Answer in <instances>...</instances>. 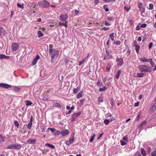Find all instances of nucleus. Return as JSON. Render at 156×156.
<instances>
[{"mask_svg":"<svg viewBox=\"0 0 156 156\" xmlns=\"http://www.w3.org/2000/svg\"><path fill=\"white\" fill-rule=\"evenodd\" d=\"M4 141V139L2 136L1 135H0V143L3 142Z\"/></svg>","mask_w":156,"mask_h":156,"instance_id":"35","label":"nucleus"},{"mask_svg":"<svg viewBox=\"0 0 156 156\" xmlns=\"http://www.w3.org/2000/svg\"><path fill=\"white\" fill-rule=\"evenodd\" d=\"M152 45L153 43L152 42H151L148 45V48L149 49H150L152 47Z\"/></svg>","mask_w":156,"mask_h":156,"instance_id":"50","label":"nucleus"},{"mask_svg":"<svg viewBox=\"0 0 156 156\" xmlns=\"http://www.w3.org/2000/svg\"><path fill=\"white\" fill-rule=\"evenodd\" d=\"M69 60L68 59L66 58L65 59V61L66 63H67L69 62Z\"/></svg>","mask_w":156,"mask_h":156,"instance_id":"59","label":"nucleus"},{"mask_svg":"<svg viewBox=\"0 0 156 156\" xmlns=\"http://www.w3.org/2000/svg\"><path fill=\"white\" fill-rule=\"evenodd\" d=\"M114 43L116 45H119L120 44V42L118 41H115Z\"/></svg>","mask_w":156,"mask_h":156,"instance_id":"48","label":"nucleus"},{"mask_svg":"<svg viewBox=\"0 0 156 156\" xmlns=\"http://www.w3.org/2000/svg\"><path fill=\"white\" fill-rule=\"evenodd\" d=\"M81 114V112H79L78 113H74L72 116V119L71 120V121H74L77 117L80 116Z\"/></svg>","mask_w":156,"mask_h":156,"instance_id":"7","label":"nucleus"},{"mask_svg":"<svg viewBox=\"0 0 156 156\" xmlns=\"http://www.w3.org/2000/svg\"><path fill=\"white\" fill-rule=\"evenodd\" d=\"M17 6L18 7L22 9H23L24 8V4L23 3L20 4L18 3L17 4Z\"/></svg>","mask_w":156,"mask_h":156,"instance_id":"22","label":"nucleus"},{"mask_svg":"<svg viewBox=\"0 0 156 156\" xmlns=\"http://www.w3.org/2000/svg\"><path fill=\"white\" fill-rule=\"evenodd\" d=\"M141 28L140 23H139L138 24V26L136 27V30H139Z\"/></svg>","mask_w":156,"mask_h":156,"instance_id":"42","label":"nucleus"},{"mask_svg":"<svg viewBox=\"0 0 156 156\" xmlns=\"http://www.w3.org/2000/svg\"><path fill=\"white\" fill-rule=\"evenodd\" d=\"M38 5L42 8H48L50 6V3L46 0L38 2Z\"/></svg>","mask_w":156,"mask_h":156,"instance_id":"3","label":"nucleus"},{"mask_svg":"<svg viewBox=\"0 0 156 156\" xmlns=\"http://www.w3.org/2000/svg\"><path fill=\"white\" fill-rule=\"evenodd\" d=\"M37 34L38 36V37H41L44 36L41 30H39L38 31Z\"/></svg>","mask_w":156,"mask_h":156,"instance_id":"18","label":"nucleus"},{"mask_svg":"<svg viewBox=\"0 0 156 156\" xmlns=\"http://www.w3.org/2000/svg\"><path fill=\"white\" fill-rule=\"evenodd\" d=\"M121 145L122 146L126 144V143L124 141H122V140L120 141Z\"/></svg>","mask_w":156,"mask_h":156,"instance_id":"45","label":"nucleus"},{"mask_svg":"<svg viewBox=\"0 0 156 156\" xmlns=\"http://www.w3.org/2000/svg\"><path fill=\"white\" fill-rule=\"evenodd\" d=\"M32 124V123L30 122L27 125L28 129H30L31 128Z\"/></svg>","mask_w":156,"mask_h":156,"instance_id":"30","label":"nucleus"},{"mask_svg":"<svg viewBox=\"0 0 156 156\" xmlns=\"http://www.w3.org/2000/svg\"><path fill=\"white\" fill-rule=\"evenodd\" d=\"M138 105H139V102H138L135 103L134 104V106H136V107L138 106Z\"/></svg>","mask_w":156,"mask_h":156,"instance_id":"63","label":"nucleus"},{"mask_svg":"<svg viewBox=\"0 0 156 156\" xmlns=\"http://www.w3.org/2000/svg\"><path fill=\"white\" fill-rule=\"evenodd\" d=\"M33 116H31L30 117V122H32V121H33Z\"/></svg>","mask_w":156,"mask_h":156,"instance_id":"60","label":"nucleus"},{"mask_svg":"<svg viewBox=\"0 0 156 156\" xmlns=\"http://www.w3.org/2000/svg\"><path fill=\"white\" fill-rule=\"evenodd\" d=\"M111 63L110 62H108L107 63L106 66V69L107 71L108 72L109 71L111 68Z\"/></svg>","mask_w":156,"mask_h":156,"instance_id":"16","label":"nucleus"},{"mask_svg":"<svg viewBox=\"0 0 156 156\" xmlns=\"http://www.w3.org/2000/svg\"><path fill=\"white\" fill-rule=\"evenodd\" d=\"M156 109V102L152 106L151 109L153 112Z\"/></svg>","mask_w":156,"mask_h":156,"instance_id":"20","label":"nucleus"},{"mask_svg":"<svg viewBox=\"0 0 156 156\" xmlns=\"http://www.w3.org/2000/svg\"><path fill=\"white\" fill-rule=\"evenodd\" d=\"M79 89V87H77L76 88L73 90V92L74 94H76Z\"/></svg>","mask_w":156,"mask_h":156,"instance_id":"34","label":"nucleus"},{"mask_svg":"<svg viewBox=\"0 0 156 156\" xmlns=\"http://www.w3.org/2000/svg\"><path fill=\"white\" fill-rule=\"evenodd\" d=\"M40 58V56L39 55H37L35 58L33 60V62H32V65H35L37 61V60L39 59Z\"/></svg>","mask_w":156,"mask_h":156,"instance_id":"10","label":"nucleus"},{"mask_svg":"<svg viewBox=\"0 0 156 156\" xmlns=\"http://www.w3.org/2000/svg\"><path fill=\"white\" fill-rule=\"evenodd\" d=\"M124 8L125 9H126V10L127 11H128L130 9V7H129V8H128L126 6H125Z\"/></svg>","mask_w":156,"mask_h":156,"instance_id":"55","label":"nucleus"},{"mask_svg":"<svg viewBox=\"0 0 156 156\" xmlns=\"http://www.w3.org/2000/svg\"><path fill=\"white\" fill-rule=\"evenodd\" d=\"M122 140L124 141H128V138L126 136L123 137L122 138Z\"/></svg>","mask_w":156,"mask_h":156,"instance_id":"52","label":"nucleus"},{"mask_svg":"<svg viewBox=\"0 0 156 156\" xmlns=\"http://www.w3.org/2000/svg\"><path fill=\"white\" fill-rule=\"evenodd\" d=\"M103 134V133H101L100 134L99 136L98 137V140L99 139H100L102 136Z\"/></svg>","mask_w":156,"mask_h":156,"instance_id":"62","label":"nucleus"},{"mask_svg":"<svg viewBox=\"0 0 156 156\" xmlns=\"http://www.w3.org/2000/svg\"><path fill=\"white\" fill-rule=\"evenodd\" d=\"M19 47V45L17 43H14L12 44V48L13 51H15L17 50Z\"/></svg>","mask_w":156,"mask_h":156,"instance_id":"5","label":"nucleus"},{"mask_svg":"<svg viewBox=\"0 0 156 156\" xmlns=\"http://www.w3.org/2000/svg\"><path fill=\"white\" fill-rule=\"evenodd\" d=\"M149 9L152 10L153 9V5L152 4H150L149 5Z\"/></svg>","mask_w":156,"mask_h":156,"instance_id":"44","label":"nucleus"},{"mask_svg":"<svg viewBox=\"0 0 156 156\" xmlns=\"http://www.w3.org/2000/svg\"><path fill=\"white\" fill-rule=\"evenodd\" d=\"M109 28V27H105L103 28L102 29H103V30H108Z\"/></svg>","mask_w":156,"mask_h":156,"instance_id":"56","label":"nucleus"},{"mask_svg":"<svg viewBox=\"0 0 156 156\" xmlns=\"http://www.w3.org/2000/svg\"><path fill=\"white\" fill-rule=\"evenodd\" d=\"M116 61L117 62L118 65L121 66L123 64V60L121 58H117L116 59Z\"/></svg>","mask_w":156,"mask_h":156,"instance_id":"11","label":"nucleus"},{"mask_svg":"<svg viewBox=\"0 0 156 156\" xmlns=\"http://www.w3.org/2000/svg\"><path fill=\"white\" fill-rule=\"evenodd\" d=\"M147 123V121H144L142 122L139 126L138 127L139 128H140L142 127L144 125H145Z\"/></svg>","mask_w":156,"mask_h":156,"instance_id":"17","label":"nucleus"},{"mask_svg":"<svg viewBox=\"0 0 156 156\" xmlns=\"http://www.w3.org/2000/svg\"><path fill=\"white\" fill-rule=\"evenodd\" d=\"M54 107H59L61 108L62 106L59 103H57L54 104Z\"/></svg>","mask_w":156,"mask_h":156,"instance_id":"28","label":"nucleus"},{"mask_svg":"<svg viewBox=\"0 0 156 156\" xmlns=\"http://www.w3.org/2000/svg\"><path fill=\"white\" fill-rule=\"evenodd\" d=\"M45 146H48L49 147L54 149L55 148V147L52 144H49L47 143L45 144Z\"/></svg>","mask_w":156,"mask_h":156,"instance_id":"21","label":"nucleus"},{"mask_svg":"<svg viewBox=\"0 0 156 156\" xmlns=\"http://www.w3.org/2000/svg\"><path fill=\"white\" fill-rule=\"evenodd\" d=\"M72 112V111L71 110H69L67 113H66V114H70Z\"/></svg>","mask_w":156,"mask_h":156,"instance_id":"64","label":"nucleus"},{"mask_svg":"<svg viewBox=\"0 0 156 156\" xmlns=\"http://www.w3.org/2000/svg\"><path fill=\"white\" fill-rule=\"evenodd\" d=\"M136 51L137 53H138L140 48V46L139 45H136L135 46Z\"/></svg>","mask_w":156,"mask_h":156,"instance_id":"23","label":"nucleus"},{"mask_svg":"<svg viewBox=\"0 0 156 156\" xmlns=\"http://www.w3.org/2000/svg\"><path fill=\"white\" fill-rule=\"evenodd\" d=\"M140 69V71L142 72H150L151 71V68L150 66L145 65H140L138 67Z\"/></svg>","mask_w":156,"mask_h":156,"instance_id":"2","label":"nucleus"},{"mask_svg":"<svg viewBox=\"0 0 156 156\" xmlns=\"http://www.w3.org/2000/svg\"><path fill=\"white\" fill-rule=\"evenodd\" d=\"M27 142L30 144H35L37 142V140L35 139L32 140L31 138L28 139Z\"/></svg>","mask_w":156,"mask_h":156,"instance_id":"9","label":"nucleus"},{"mask_svg":"<svg viewBox=\"0 0 156 156\" xmlns=\"http://www.w3.org/2000/svg\"><path fill=\"white\" fill-rule=\"evenodd\" d=\"M75 12L76 15H77L79 13V11L77 10H75Z\"/></svg>","mask_w":156,"mask_h":156,"instance_id":"58","label":"nucleus"},{"mask_svg":"<svg viewBox=\"0 0 156 156\" xmlns=\"http://www.w3.org/2000/svg\"><path fill=\"white\" fill-rule=\"evenodd\" d=\"M121 73V71L120 70H119L118 71L116 75V79H118L119 76V75H120Z\"/></svg>","mask_w":156,"mask_h":156,"instance_id":"24","label":"nucleus"},{"mask_svg":"<svg viewBox=\"0 0 156 156\" xmlns=\"http://www.w3.org/2000/svg\"><path fill=\"white\" fill-rule=\"evenodd\" d=\"M65 23H62V26L65 27H67V22L66 21L65 22Z\"/></svg>","mask_w":156,"mask_h":156,"instance_id":"49","label":"nucleus"},{"mask_svg":"<svg viewBox=\"0 0 156 156\" xmlns=\"http://www.w3.org/2000/svg\"><path fill=\"white\" fill-rule=\"evenodd\" d=\"M61 134V132L60 131H58L57 132L55 133L54 134V135L55 136Z\"/></svg>","mask_w":156,"mask_h":156,"instance_id":"41","label":"nucleus"},{"mask_svg":"<svg viewBox=\"0 0 156 156\" xmlns=\"http://www.w3.org/2000/svg\"><path fill=\"white\" fill-rule=\"evenodd\" d=\"M68 18L67 14L61 15L59 17V20L63 22L66 21Z\"/></svg>","mask_w":156,"mask_h":156,"instance_id":"6","label":"nucleus"},{"mask_svg":"<svg viewBox=\"0 0 156 156\" xmlns=\"http://www.w3.org/2000/svg\"><path fill=\"white\" fill-rule=\"evenodd\" d=\"M141 153L142 155L145 156L146 154V151L144 149L142 148L141 149Z\"/></svg>","mask_w":156,"mask_h":156,"instance_id":"27","label":"nucleus"},{"mask_svg":"<svg viewBox=\"0 0 156 156\" xmlns=\"http://www.w3.org/2000/svg\"><path fill=\"white\" fill-rule=\"evenodd\" d=\"M86 59L83 58L82 60L80 61L79 62V65L80 66L82 65L84 62L85 61Z\"/></svg>","mask_w":156,"mask_h":156,"instance_id":"26","label":"nucleus"},{"mask_svg":"<svg viewBox=\"0 0 156 156\" xmlns=\"http://www.w3.org/2000/svg\"><path fill=\"white\" fill-rule=\"evenodd\" d=\"M77 98H79L82 97V92L81 91L76 96Z\"/></svg>","mask_w":156,"mask_h":156,"instance_id":"25","label":"nucleus"},{"mask_svg":"<svg viewBox=\"0 0 156 156\" xmlns=\"http://www.w3.org/2000/svg\"><path fill=\"white\" fill-rule=\"evenodd\" d=\"M53 45L50 44L49 45V54L51 55V62H54V59L57 58L59 53V51L58 50H55L53 48Z\"/></svg>","mask_w":156,"mask_h":156,"instance_id":"1","label":"nucleus"},{"mask_svg":"<svg viewBox=\"0 0 156 156\" xmlns=\"http://www.w3.org/2000/svg\"><path fill=\"white\" fill-rule=\"evenodd\" d=\"M21 147V145L15 144H13L7 146V148L8 149H19Z\"/></svg>","mask_w":156,"mask_h":156,"instance_id":"4","label":"nucleus"},{"mask_svg":"<svg viewBox=\"0 0 156 156\" xmlns=\"http://www.w3.org/2000/svg\"><path fill=\"white\" fill-rule=\"evenodd\" d=\"M32 103L31 101L27 100L26 102V105H32Z\"/></svg>","mask_w":156,"mask_h":156,"instance_id":"29","label":"nucleus"},{"mask_svg":"<svg viewBox=\"0 0 156 156\" xmlns=\"http://www.w3.org/2000/svg\"><path fill=\"white\" fill-rule=\"evenodd\" d=\"M151 156H156V152L154 151L151 153Z\"/></svg>","mask_w":156,"mask_h":156,"instance_id":"51","label":"nucleus"},{"mask_svg":"<svg viewBox=\"0 0 156 156\" xmlns=\"http://www.w3.org/2000/svg\"><path fill=\"white\" fill-rule=\"evenodd\" d=\"M103 7L106 12H107L108 11V6L107 5H104V6H103Z\"/></svg>","mask_w":156,"mask_h":156,"instance_id":"43","label":"nucleus"},{"mask_svg":"<svg viewBox=\"0 0 156 156\" xmlns=\"http://www.w3.org/2000/svg\"><path fill=\"white\" fill-rule=\"evenodd\" d=\"M140 118V115L139 114L137 115V118L136 119V121H138Z\"/></svg>","mask_w":156,"mask_h":156,"instance_id":"54","label":"nucleus"},{"mask_svg":"<svg viewBox=\"0 0 156 156\" xmlns=\"http://www.w3.org/2000/svg\"><path fill=\"white\" fill-rule=\"evenodd\" d=\"M94 137H95L94 135H93V136H92L90 138V141H89L90 142H91L94 140Z\"/></svg>","mask_w":156,"mask_h":156,"instance_id":"38","label":"nucleus"},{"mask_svg":"<svg viewBox=\"0 0 156 156\" xmlns=\"http://www.w3.org/2000/svg\"><path fill=\"white\" fill-rule=\"evenodd\" d=\"M150 62V65L152 67H153L154 65V63L152 62V59L149 62Z\"/></svg>","mask_w":156,"mask_h":156,"instance_id":"46","label":"nucleus"},{"mask_svg":"<svg viewBox=\"0 0 156 156\" xmlns=\"http://www.w3.org/2000/svg\"><path fill=\"white\" fill-rule=\"evenodd\" d=\"M107 19L108 21H112L113 20L112 17H108L107 18Z\"/></svg>","mask_w":156,"mask_h":156,"instance_id":"53","label":"nucleus"},{"mask_svg":"<svg viewBox=\"0 0 156 156\" xmlns=\"http://www.w3.org/2000/svg\"><path fill=\"white\" fill-rule=\"evenodd\" d=\"M140 26L141 27L144 28L147 25L145 23H143L142 25L140 24Z\"/></svg>","mask_w":156,"mask_h":156,"instance_id":"47","label":"nucleus"},{"mask_svg":"<svg viewBox=\"0 0 156 156\" xmlns=\"http://www.w3.org/2000/svg\"><path fill=\"white\" fill-rule=\"evenodd\" d=\"M114 33H112V34H111L109 35V37L110 38H111V39L112 41H113L114 40Z\"/></svg>","mask_w":156,"mask_h":156,"instance_id":"31","label":"nucleus"},{"mask_svg":"<svg viewBox=\"0 0 156 156\" xmlns=\"http://www.w3.org/2000/svg\"><path fill=\"white\" fill-rule=\"evenodd\" d=\"M0 87H1L5 88V89H8L11 88V86L10 85L5 84L4 83H0Z\"/></svg>","mask_w":156,"mask_h":156,"instance_id":"8","label":"nucleus"},{"mask_svg":"<svg viewBox=\"0 0 156 156\" xmlns=\"http://www.w3.org/2000/svg\"><path fill=\"white\" fill-rule=\"evenodd\" d=\"M137 41H141V37H139L137 39Z\"/></svg>","mask_w":156,"mask_h":156,"instance_id":"61","label":"nucleus"},{"mask_svg":"<svg viewBox=\"0 0 156 156\" xmlns=\"http://www.w3.org/2000/svg\"><path fill=\"white\" fill-rule=\"evenodd\" d=\"M48 129H50L52 133L54 132L56 130L54 128H48Z\"/></svg>","mask_w":156,"mask_h":156,"instance_id":"40","label":"nucleus"},{"mask_svg":"<svg viewBox=\"0 0 156 156\" xmlns=\"http://www.w3.org/2000/svg\"><path fill=\"white\" fill-rule=\"evenodd\" d=\"M145 73H137L136 74V77H141L144 76Z\"/></svg>","mask_w":156,"mask_h":156,"instance_id":"19","label":"nucleus"},{"mask_svg":"<svg viewBox=\"0 0 156 156\" xmlns=\"http://www.w3.org/2000/svg\"><path fill=\"white\" fill-rule=\"evenodd\" d=\"M14 91L16 92H18L19 91L20 88L17 87H15L14 89Z\"/></svg>","mask_w":156,"mask_h":156,"instance_id":"37","label":"nucleus"},{"mask_svg":"<svg viewBox=\"0 0 156 156\" xmlns=\"http://www.w3.org/2000/svg\"><path fill=\"white\" fill-rule=\"evenodd\" d=\"M138 7L140 9H141L142 8V5L141 4H139L138 5Z\"/></svg>","mask_w":156,"mask_h":156,"instance_id":"57","label":"nucleus"},{"mask_svg":"<svg viewBox=\"0 0 156 156\" xmlns=\"http://www.w3.org/2000/svg\"><path fill=\"white\" fill-rule=\"evenodd\" d=\"M69 133V131L67 129H64L61 131V134L63 136L68 135Z\"/></svg>","mask_w":156,"mask_h":156,"instance_id":"12","label":"nucleus"},{"mask_svg":"<svg viewBox=\"0 0 156 156\" xmlns=\"http://www.w3.org/2000/svg\"><path fill=\"white\" fill-rule=\"evenodd\" d=\"M109 122V120L107 119H105L104 121V122L106 125H108Z\"/></svg>","mask_w":156,"mask_h":156,"instance_id":"36","label":"nucleus"},{"mask_svg":"<svg viewBox=\"0 0 156 156\" xmlns=\"http://www.w3.org/2000/svg\"><path fill=\"white\" fill-rule=\"evenodd\" d=\"M140 60L142 62H149L150 60H151V59H147L143 57L141 58L140 59Z\"/></svg>","mask_w":156,"mask_h":156,"instance_id":"15","label":"nucleus"},{"mask_svg":"<svg viewBox=\"0 0 156 156\" xmlns=\"http://www.w3.org/2000/svg\"><path fill=\"white\" fill-rule=\"evenodd\" d=\"M74 141V138L73 137L71 139H70L68 140H67L66 141V144L67 145H69L71 144Z\"/></svg>","mask_w":156,"mask_h":156,"instance_id":"13","label":"nucleus"},{"mask_svg":"<svg viewBox=\"0 0 156 156\" xmlns=\"http://www.w3.org/2000/svg\"><path fill=\"white\" fill-rule=\"evenodd\" d=\"M4 29L2 27L0 28V36L4 33Z\"/></svg>","mask_w":156,"mask_h":156,"instance_id":"32","label":"nucleus"},{"mask_svg":"<svg viewBox=\"0 0 156 156\" xmlns=\"http://www.w3.org/2000/svg\"><path fill=\"white\" fill-rule=\"evenodd\" d=\"M14 124L16 126L18 127L19 126V124L17 121H15Z\"/></svg>","mask_w":156,"mask_h":156,"instance_id":"39","label":"nucleus"},{"mask_svg":"<svg viewBox=\"0 0 156 156\" xmlns=\"http://www.w3.org/2000/svg\"><path fill=\"white\" fill-rule=\"evenodd\" d=\"M9 57L2 54H0V59H9Z\"/></svg>","mask_w":156,"mask_h":156,"instance_id":"14","label":"nucleus"},{"mask_svg":"<svg viewBox=\"0 0 156 156\" xmlns=\"http://www.w3.org/2000/svg\"><path fill=\"white\" fill-rule=\"evenodd\" d=\"M106 88H107L106 87H104L103 88H100L99 89V90L101 92L103 91H104L106 90Z\"/></svg>","mask_w":156,"mask_h":156,"instance_id":"33","label":"nucleus"}]
</instances>
